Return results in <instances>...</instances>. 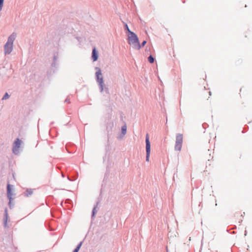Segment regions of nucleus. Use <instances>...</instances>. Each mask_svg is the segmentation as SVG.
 Masks as SVG:
<instances>
[{
	"instance_id": "nucleus-2",
	"label": "nucleus",
	"mask_w": 252,
	"mask_h": 252,
	"mask_svg": "<svg viewBox=\"0 0 252 252\" xmlns=\"http://www.w3.org/2000/svg\"><path fill=\"white\" fill-rule=\"evenodd\" d=\"M16 37V33L13 32L8 37V40L4 45V53L5 54H9L13 50V42Z\"/></svg>"
},
{
	"instance_id": "nucleus-9",
	"label": "nucleus",
	"mask_w": 252,
	"mask_h": 252,
	"mask_svg": "<svg viewBox=\"0 0 252 252\" xmlns=\"http://www.w3.org/2000/svg\"><path fill=\"white\" fill-rule=\"evenodd\" d=\"M33 193V190L32 189H27L25 193V194L26 196H29V195L32 194Z\"/></svg>"
},
{
	"instance_id": "nucleus-1",
	"label": "nucleus",
	"mask_w": 252,
	"mask_h": 252,
	"mask_svg": "<svg viewBox=\"0 0 252 252\" xmlns=\"http://www.w3.org/2000/svg\"><path fill=\"white\" fill-rule=\"evenodd\" d=\"M127 36L128 44L134 49L140 50L141 45L136 34L132 32H129V34H127Z\"/></svg>"
},
{
	"instance_id": "nucleus-16",
	"label": "nucleus",
	"mask_w": 252,
	"mask_h": 252,
	"mask_svg": "<svg viewBox=\"0 0 252 252\" xmlns=\"http://www.w3.org/2000/svg\"><path fill=\"white\" fill-rule=\"evenodd\" d=\"M126 30L127 31V34H129V32H131L128 28L127 24L126 25Z\"/></svg>"
},
{
	"instance_id": "nucleus-11",
	"label": "nucleus",
	"mask_w": 252,
	"mask_h": 252,
	"mask_svg": "<svg viewBox=\"0 0 252 252\" xmlns=\"http://www.w3.org/2000/svg\"><path fill=\"white\" fill-rule=\"evenodd\" d=\"M148 60L149 62L151 63H152L154 62V58L151 55H150L148 58Z\"/></svg>"
},
{
	"instance_id": "nucleus-17",
	"label": "nucleus",
	"mask_w": 252,
	"mask_h": 252,
	"mask_svg": "<svg viewBox=\"0 0 252 252\" xmlns=\"http://www.w3.org/2000/svg\"><path fill=\"white\" fill-rule=\"evenodd\" d=\"M3 0H0V9L1 10L3 5Z\"/></svg>"
},
{
	"instance_id": "nucleus-15",
	"label": "nucleus",
	"mask_w": 252,
	"mask_h": 252,
	"mask_svg": "<svg viewBox=\"0 0 252 252\" xmlns=\"http://www.w3.org/2000/svg\"><path fill=\"white\" fill-rule=\"evenodd\" d=\"M5 222H4V224H5V226H6V223H7V218H8V215H7V213L6 212L5 213Z\"/></svg>"
},
{
	"instance_id": "nucleus-13",
	"label": "nucleus",
	"mask_w": 252,
	"mask_h": 252,
	"mask_svg": "<svg viewBox=\"0 0 252 252\" xmlns=\"http://www.w3.org/2000/svg\"><path fill=\"white\" fill-rule=\"evenodd\" d=\"M245 214V212H243L242 213L241 212H236L235 214L236 217H238V216L240 215L242 217H243V215H244Z\"/></svg>"
},
{
	"instance_id": "nucleus-18",
	"label": "nucleus",
	"mask_w": 252,
	"mask_h": 252,
	"mask_svg": "<svg viewBox=\"0 0 252 252\" xmlns=\"http://www.w3.org/2000/svg\"><path fill=\"white\" fill-rule=\"evenodd\" d=\"M146 42H147L146 41H145V40L143 41L142 42L141 45H141V47H144L145 45V44H146Z\"/></svg>"
},
{
	"instance_id": "nucleus-7",
	"label": "nucleus",
	"mask_w": 252,
	"mask_h": 252,
	"mask_svg": "<svg viewBox=\"0 0 252 252\" xmlns=\"http://www.w3.org/2000/svg\"><path fill=\"white\" fill-rule=\"evenodd\" d=\"M13 195L12 192V189L11 188V185L10 184H8L7 186V197L9 200V204H10L11 202V200L12 199V195Z\"/></svg>"
},
{
	"instance_id": "nucleus-19",
	"label": "nucleus",
	"mask_w": 252,
	"mask_h": 252,
	"mask_svg": "<svg viewBox=\"0 0 252 252\" xmlns=\"http://www.w3.org/2000/svg\"><path fill=\"white\" fill-rule=\"evenodd\" d=\"M65 102H68V103H70V101H69V99H66L65 100Z\"/></svg>"
},
{
	"instance_id": "nucleus-5",
	"label": "nucleus",
	"mask_w": 252,
	"mask_h": 252,
	"mask_svg": "<svg viewBox=\"0 0 252 252\" xmlns=\"http://www.w3.org/2000/svg\"><path fill=\"white\" fill-rule=\"evenodd\" d=\"M146 161H149L150 155L151 152V145L149 141V137L148 134L146 135Z\"/></svg>"
},
{
	"instance_id": "nucleus-8",
	"label": "nucleus",
	"mask_w": 252,
	"mask_h": 252,
	"mask_svg": "<svg viewBox=\"0 0 252 252\" xmlns=\"http://www.w3.org/2000/svg\"><path fill=\"white\" fill-rule=\"evenodd\" d=\"M92 59L94 61H96L98 59V54L96 51V49L94 47L92 52Z\"/></svg>"
},
{
	"instance_id": "nucleus-12",
	"label": "nucleus",
	"mask_w": 252,
	"mask_h": 252,
	"mask_svg": "<svg viewBox=\"0 0 252 252\" xmlns=\"http://www.w3.org/2000/svg\"><path fill=\"white\" fill-rule=\"evenodd\" d=\"M82 242H80V244L78 245L76 248L74 250L73 252H78L82 245Z\"/></svg>"
},
{
	"instance_id": "nucleus-10",
	"label": "nucleus",
	"mask_w": 252,
	"mask_h": 252,
	"mask_svg": "<svg viewBox=\"0 0 252 252\" xmlns=\"http://www.w3.org/2000/svg\"><path fill=\"white\" fill-rule=\"evenodd\" d=\"M122 132L123 135H125L126 134V125L125 126H122Z\"/></svg>"
},
{
	"instance_id": "nucleus-3",
	"label": "nucleus",
	"mask_w": 252,
	"mask_h": 252,
	"mask_svg": "<svg viewBox=\"0 0 252 252\" xmlns=\"http://www.w3.org/2000/svg\"><path fill=\"white\" fill-rule=\"evenodd\" d=\"M96 70H97L95 73L97 81L100 87L101 88V91H102L103 90V79L101 71V69L98 67H96Z\"/></svg>"
},
{
	"instance_id": "nucleus-6",
	"label": "nucleus",
	"mask_w": 252,
	"mask_h": 252,
	"mask_svg": "<svg viewBox=\"0 0 252 252\" xmlns=\"http://www.w3.org/2000/svg\"><path fill=\"white\" fill-rule=\"evenodd\" d=\"M21 141L19 138H17L14 142L13 146V152L15 154H17L19 151V149L20 147Z\"/></svg>"
},
{
	"instance_id": "nucleus-14",
	"label": "nucleus",
	"mask_w": 252,
	"mask_h": 252,
	"mask_svg": "<svg viewBox=\"0 0 252 252\" xmlns=\"http://www.w3.org/2000/svg\"><path fill=\"white\" fill-rule=\"evenodd\" d=\"M9 97V95L8 94L6 93L3 96V98H2V99H6L7 98H8Z\"/></svg>"
},
{
	"instance_id": "nucleus-4",
	"label": "nucleus",
	"mask_w": 252,
	"mask_h": 252,
	"mask_svg": "<svg viewBox=\"0 0 252 252\" xmlns=\"http://www.w3.org/2000/svg\"><path fill=\"white\" fill-rule=\"evenodd\" d=\"M183 141V136L182 134H179L176 137V144L175 149L176 150L180 151L182 147Z\"/></svg>"
}]
</instances>
